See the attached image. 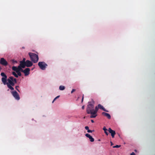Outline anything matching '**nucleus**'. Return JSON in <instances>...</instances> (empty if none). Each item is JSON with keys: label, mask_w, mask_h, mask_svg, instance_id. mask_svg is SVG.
<instances>
[{"label": "nucleus", "mask_w": 155, "mask_h": 155, "mask_svg": "<svg viewBox=\"0 0 155 155\" xmlns=\"http://www.w3.org/2000/svg\"><path fill=\"white\" fill-rule=\"evenodd\" d=\"M7 81L8 82L5 84V85H7L8 88L11 90H13L14 88L12 86H14L15 84L17 83L16 79L14 78L13 76H11L8 78Z\"/></svg>", "instance_id": "nucleus-1"}, {"label": "nucleus", "mask_w": 155, "mask_h": 155, "mask_svg": "<svg viewBox=\"0 0 155 155\" xmlns=\"http://www.w3.org/2000/svg\"><path fill=\"white\" fill-rule=\"evenodd\" d=\"M91 101L89 102L88 104L87 105L86 109V112L87 114H91V115H93V114L94 108V102L93 99L91 100Z\"/></svg>", "instance_id": "nucleus-2"}, {"label": "nucleus", "mask_w": 155, "mask_h": 155, "mask_svg": "<svg viewBox=\"0 0 155 155\" xmlns=\"http://www.w3.org/2000/svg\"><path fill=\"white\" fill-rule=\"evenodd\" d=\"M28 54L31 60L34 63H36L38 61L39 58L38 55L31 52H29Z\"/></svg>", "instance_id": "nucleus-3"}, {"label": "nucleus", "mask_w": 155, "mask_h": 155, "mask_svg": "<svg viewBox=\"0 0 155 155\" xmlns=\"http://www.w3.org/2000/svg\"><path fill=\"white\" fill-rule=\"evenodd\" d=\"M38 64L40 68L42 70H45L48 66V65L44 62H39Z\"/></svg>", "instance_id": "nucleus-4"}, {"label": "nucleus", "mask_w": 155, "mask_h": 155, "mask_svg": "<svg viewBox=\"0 0 155 155\" xmlns=\"http://www.w3.org/2000/svg\"><path fill=\"white\" fill-rule=\"evenodd\" d=\"M1 75L2 77L1 79L2 81L3 84L5 85V84L7 81V77L4 72H2L1 73Z\"/></svg>", "instance_id": "nucleus-5"}, {"label": "nucleus", "mask_w": 155, "mask_h": 155, "mask_svg": "<svg viewBox=\"0 0 155 155\" xmlns=\"http://www.w3.org/2000/svg\"><path fill=\"white\" fill-rule=\"evenodd\" d=\"M11 93L15 99L17 100L20 99V97L18 93L15 91H11Z\"/></svg>", "instance_id": "nucleus-6"}, {"label": "nucleus", "mask_w": 155, "mask_h": 155, "mask_svg": "<svg viewBox=\"0 0 155 155\" xmlns=\"http://www.w3.org/2000/svg\"><path fill=\"white\" fill-rule=\"evenodd\" d=\"M98 109H99V107H98V106H96L95 107V109H94V112H93V114L94 115V116L93 115L90 116V118H95L97 116V113L98 110Z\"/></svg>", "instance_id": "nucleus-7"}, {"label": "nucleus", "mask_w": 155, "mask_h": 155, "mask_svg": "<svg viewBox=\"0 0 155 155\" xmlns=\"http://www.w3.org/2000/svg\"><path fill=\"white\" fill-rule=\"evenodd\" d=\"M0 63L1 64L6 66L8 65V63L6 61L4 58H2L0 60Z\"/></svg>", "instance_id": "nucleus-8"}, {"label": "nucleus", "mask_w": 155, "mask_h": 155, "mask_svg": "<svg viewBox=\"0 0 155 155\" xmlns=\"http://www.w3.org/2000/svg\"><path fill=\"white\" fill-rule=\"evenodd\" d=\"M30 71V68H25V70H23L22 71V72H23L25 76H27L29 74V72Z\"/></svg>", "instance_id": "nucleus-9"}, {"label": "nucleus", "mask_w": 155, "mask_h": 155, "mask_svg": "<svg viewBox=\"0 0 155 155\" xmlns=\"http://www.w3.org/2000/svg\"><path fill=\"white\" fill-rule=\"evenodd\" d=\"M108 130L109 132L111 134L112 137L114 138L116 134L115 131L112 130L110 128L108 129Z\"/></svg>", "instance_id": "nucleus-10"}, {"label": "nucleus", "mask_w": 155, "mask_h": 155, "mask_svg": "<svg viewBox=\"0 0 155 155\" xmlns=\"http://www.w3.org/2000/svg\"><path fill=\"white\" fill-rule=\"evenodd\" d=\"M26 66L27 67H29L33 65L32 62L29 60H27L26 61L25 63Z\"/></svg>", "instance_id": "nucleus-11"}, {"label": "nucleus", "mask_w": 155, "mask_h": 155, "mask_svg": "<svg viewBox=\"0 0 155 155\" xmlns=\"http://www.w3.org/2000/svg\"><path fill=\"white\" fill-rule=\"evenodd\" d=\"M102 115L107 117L108 119H110L111 118V116L108 113L104 112H103L102 113Z\"/></svg>", "instance_id": "nucleus-12"}, {"label": "nucleus", "mask_w": 155, "mask_h": 155, "mask_svg": "<svg viewBox=\"0 0 155 155\" xmlns=\"http://www.w3.org/2000/svg\"><path fill=\"white\" fill-rule=\"evenodd\" d=\"M98 105V107L101 110H104L105 111L107 112H108V110H106L105 109V108L103 107V106L101 105V104H99Z\"/></svg>", "instance_id": "nucleus-13"}, {"label": "nucleus", "mask_w": 155, "mask_h": 155, "mask_svg": "<svg viewBox=\"0 0 155 155\" xmlns=\"http://www.w3.org/2000/svg\"><path fill=\"white\" fill-rule=\"evenodd\" d=\"M25 63H24L22 62L21 61H20V64L19 65L20 66H21L23 68H25L26 66Z\"/></svg>", "instance_id": "nucleus-14"}, {"label": "nucleus", "mask_w": 155, "mask_h": 155, "mask_svg": "<svg viewBox=\"0 0 155 155\" xmlns=\"http://www.w3.org/2000/svg\"><path fill=\"white\" fill-rule=\"evenodd\" d=\"M17 68L18 71H21V72H22L23 71V69H22L23 68L20 65L18 66Z\"/></svg>", "instance_id": "nucleus-15"}, {"label": "nucleus", "mask_w": 155, "mask_h": 155, "mask_svg": "<svg viewBox=\"0 0 155 155\" xmlns=\"http://www.w3.org/2000/svg\"><path fill=\"white\" fill-rule=\"evenodd\" d=\"M12 70L15 71L16 72L18 71V68L16 67L15 66H13L12 68Z\"/></svg>", "instance_id": "nucleus-16"}, {"label": "nucleus", "mask_w": 155, "mask_h": 155, "mask_svg": "<svg viewBox=\"0 0 155 155\" xmlns=\"http://www.w3.org/2000/svg\"><path fill=\"white\" fill-rule=\"evenodd\" d=\"M65 89V87L62 85H61L59 86V89L60 90H63Z\"/></svg>", "instance_id": "nucleus-17"}, {"label": "nucleus", "mask_w": 155, "mask_h": 155, "mask_svg": "<svg viewBox=\"0 0 155 155\" xmlns=\"http://www.w3.org/2000/svg\"><path fill=\"white\" fill-rule=\"evenodd\" d=\"M12 74L16 78H18V76L17 74H16L15 72H12Z\"/></svg>", "instance_id": "nucleus-18"}, {"label": "nucleus", "mask_w": 155, "mask_h": 155, "mask_svg": "<svg viewBox=\"0 0 155 155\" xmlns=\"http://www.w3.org/2000/svg\"><path fill=\"white\" fill-rule=\"evenodd\" d=\"M89 139L91 142H93L94 141V139L91 136Z\"/></svg>", "instance_id": "nucleus-19"}, {"label": "nucleus", "mask_w": 155, "mask_h": 155, "mask_svg": "<svg viewBox=\"0 0 155 155\" xmlns=\"http://www.w3.org/2000/svg\"><path fill=\"white\" fill-rule=\"evenodd\" d=\"M20 71H18L16 72V73H17V74H18V76H21V73L20 72Z\"/></svg>", "instance_id": "nucleus-20"}, {"label": "nucleus", "mask_w": 155, "mask_h": 155, "mask_svg": "<svg viewBox=\"0 0 155 155\" xmlns=\"http://www.w3.org/2000/svg\"><path fill=\"white\" fill-rule=\"evenodd\" d=\"M18 88H19V86H16L15 87V89L18 92H20V91L18 89Z\"/></svg>", "instance_id": "nucleus-21"}, {"label": "nucleus", "mask_w": 155, "mask_h": 155, "mask_svg": "<svg viewBox=\"0 0 155 155\" xmlns=\"http://www.w3.org/2000/svg\"><path fill=\"white\" fill-rule=\"evenodd\" d=\"M60 97V96H57V97H55L54 99L53 100V101H52V103H53L54 101L56 99H57V98H58Z\"/></svg>", "instance_id": "nucleus-22"}, {"label": "nucleus", "mask_w": 155, "mask_h": 155, "mask_svg": "<svg viewBox=\"0 0 155 155\" xmlns=\"http://www.w3.org/2000/svg\"><path fill=\"white\" fill-rule=\"evenodd\" d=\"M85 136H86V137H88V138H90V137H91V135H90L89 134H85Z\"/></svg>", "instance_id": "nucleus-23"}, {"label": "nucleus", "mask_w": 155, "mask_h": 155, "mask_svg": "<svg viewBox=\"0 0 155 155\" xmlns=\"http://www.w3.org/2000/svg\"><path fill=\"white\" fill-rule=\"evenodd\" d=\"M120 147V145H116V146H113V148H119Z\"/></svg>", "instance_id": "nucleus-24"}, {"label": "nucleus", "mask_w": 155, "mask_h": 155, "mask_svg": "<svg viewBox=\"0 0 155 155\" xmlns=\"http://www.w3.org/2000/svg\"><path fill=\"white\" fill-rule=\"evenodd\" d=\"M26 59L25 58H24L22 61H21L22 62L26 63V61H25Z\"/></svg>", "instance_id": "nucleus-25"}, {"label": "nucleus", "mask_w": 155, "mask_h": 155, "mask_svg": "<svg viewBox=\"0 0 155 155\" xmlns=\"http://www.w3.org/2000/svg\"><path fill=\"white\" fill-rule=\"evenodd\" d=\"M94 131V130H90L89 129L88 130H87V132L88 133H92Z\"/></svg>", "instance_id": "nucleus-26"}, {"label": "nucleus", "mask_w": 155, "mask_h": 155, "mask_svg": "<svg viewBox=\"0 0 155 155\" xmlns=\"http://www.w3.org/2000/svg\"><path fill=\"white\" fill-rule=\"evenodd\" d=\"M103 130H104V131H107V129L105 127H104L103 128Z\"/></svg>", "instance_id": "nucleus-27"}, {"label": "nucleus", "mask_w": 155, "mask_h": 155, "mask_svg": "<svg viewBox=\"0 0 155 155\" xmlns=\"http://www.w3.org/2000/svg\"><path fill=\"white\" fill-rule=\"evenodd\" d=\"M12 62L13 63H17V62L16 61H15V60H12Z\"/></svg>", "instance_id": "nucleus-28"}, {"label": "nucleus", "mask_w": 155, "mask_h": 155, "mask_svg": "<svg viewBox=\"0 0 155 155\" xmlns=\"http://www.w3.org/2000/svg\"><path fill=\"white\" fill-rule=\"evenodd\" d=\"M85 128L86 130H89V127L88 126H85Z\"/></svg>", "instance_id": "nucleus-29"}, {"label": "nucleus", "mask_w": 155, "mask_h": 155, "mask_svg": "<svg viewBox=\"0 0 155 155\" xmlns=\"http://www.w3.org/2000/svg\"><path fill=\"white\" fill-rule=\"evenodd\" d=\"M75 91V89H73L71 91V93L72 94Z\"/></svg>", "instance_id": "nucleus-30"}, {"label": "nucleus", "mask_w": 155, "mask_h": 155, "mask_svg": "<svg viewBox=\"0 0 155 155\" xmlns=\"http://www.w3.org/2000/svg\"><path fill=\"white\" fill-rule=\"evenodd\" d=\"M105 133L107 135H108V133L107 132V131H104Z\"/></svg>", "instance_id": "nucleus-31"}, {"label": "nucleus", "mask_w": 155, "mask_h": 155, "mask_svg": "<svg viewBox=\"0 0 155 155\" xmlns=\"http://www.w3.org/2000/svg\"><path fill=\"white\" fill-rule=\"evenodd\" d=\"M84 100V94L83 95V96L82 97V99L81 100V102H83Z\"/></svg>", "instance_id": "nucleus-32"}, {"label": "nucleus", "mask_w": 155, "mask_h": 155, "mask_svg": "<svg viewBox=\"0 0 155 155\" xmlns=\"http://www.w3.org/2000/svg\"><path fill=\"white\" fill-rule=\"evenodd\" d=\"M135 155V153L133 152L130 154V155Z\"/></svg>", "instance_id": "nucleus-33"}, {"label": "nucleus", "mask_w": 155, "mask_h": 155, "mask_svg": "<svg viewBox=\"0 0 155 155\" xmlns=\"http://www.w3.org/2000/svg\"><path fill=\"white\" fill-rule=\"evenodd\" d=\"M84 105L82 107V109H84Z\"/></svg>", "instance_id": "nucleus-34"}, {"label": "nucleus", "mask_w": 155, "mask_h": 155, "mask_svg": "<svg viewBox=\"0 0 155 155\" xmlns=\"http://www.w3.org/2000/svg\"><path fill=\"white\" fill-rule=\"evenodd\" d=\"M110 143H111V146H112L113 145V143L112 142H110Z\"/></svg>", "instance_id": "nucleus-35"}, {"label": "nucleus", "mask_w": 155, "mask_h": 155, "mask_svg": "<svg viewBox=\"0 0 155 155\" xmlns=\"http://www.w3.org/2000/svg\"><path fill=\"white\" fill-rule=\"evenodd\" d=\"M91 122H92V123H94V121L92 120H91Z\"/></svg>", "instance_id": "nucleus-36"}, {"label": "nucleus", "mask_w": 155, "mask_h": 155, "mask_svg": "<svg viewBox=\"0 0 155 155\" xmlns=\"http://www.w3.org/2000/svg\"><path fill=\"white\" fill-rule=\"evenodd\" d=\"M1 68L0 67V71H1Z\"/></svg>", "instance_id": "nucleus-37"}, {"label": "nucleus", "mask_w": 155, "mask_h": 155, "mask_svg": "<svg viewBox=\"0 0 155 155\" xmlns=\"http://www.w3.org/2000/svg\"><path fill=\"white\" fill-rule=\"evenodd\" d=\"M135 151H136H136H137V150H135Z\"/></svg>", "instance_id": "nucleus-38"}, {"label": "nucleus", "mask_w": 155, "mask_h": 155, "mask_svg": "<svg viewBox=\"0 0 155 155\" xmlns=\"http://www.w3.org/2000/svg\"><path fill=\"white\" fill-rule=\"evenodd\" d=\"M22 48H24V47H22Z\"/></svg>", "instance_id": "nucleus-39"}]
</instances>
